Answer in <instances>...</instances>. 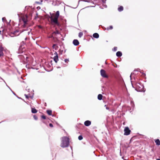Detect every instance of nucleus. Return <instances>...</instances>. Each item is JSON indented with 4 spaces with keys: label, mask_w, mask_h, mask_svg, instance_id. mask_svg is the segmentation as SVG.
<instances>
[{
    "label": "nucleus",
    "mask_w": 160,
    "mask_h": 160,
    "mask_svg": "<svg viewBox=\"0 0 160 160\" xmlns=\"http://www.w3.org/2000/svg\"><path fill=\"white\" fill-rule=\"evenodd\" d=\"M69 144V140L67 137H63L62 138V142L61 146L62 148L67 147Z\"/></svg>",
    "instance_id": "1"
},
{
    "label": "nucleus",
    "mask_w": 160,
    "mask_h": 160,
    "mask_svg": "<svg viewBox=\"0 0 160 160\" xmlns=\"http://www.w3.org/2000/svg\"><path fill=\"white\" fill-rule=\"evenodd\" d=\"M54 18H53L52 16L50 17L51 21L53 22L54 24L59 26V24L58 22V18L59 16V11H57L55 14H53Z\"/></svg>",
    "instance_id": "2"
},
{
    "label": "nucleus",
    "mask_w": 160,
    "mask_h": 160,
    "mask_svg": "<svg viewBox=\"0 0 160 160\" xmlns=\"http://www.w3.org/2000/svg\"><path fill=\"white\" fill-rule=\"evenodd\" d=\"M143 86L142 84L139 82H137L135 85V89L138 91H142L143 88Z\"/></svg>",
    "instance_id": "3"
},
{
    "label": "nucleus",
    "mask_w": 160,
    "mask_h": 160,
    "mask_svg": "<svg viewBox=\"0 0 160 160\" xmlns=\"http://www.w3.org/2000/svg\"><path fill=\"white\" fill-rule=\"evenodd\" d=\"M20 22H22L24 23V25L25 26L27 24V16H24L21 17L20 19Z\"/></svg>",
    "instance_id": "4"
},
{
    "label": "nucleus",
    "mask_w": 160,
    "mask_h": 160,
    "mask_svg": "<svg viewBox=\"0 0 160 160\" xmlns=\"http://www.w3.org/2000/svg\"><path fill=\"white\" fill-rule=\"evenodd\" d=\"M124 135H128L130 134L131 132V130L129 129L128 127H125L124 130Z\"/></svg>",
    "instance_id": "5"
},
{
    "label": "nucleus",
    "mask_w": 160,
    "mask_h": 160,
    "mask_svg": "<svg viewBox=\"0 0 160 160\" xmlns=\"http://www.w3.org/2000/svg\"><path fill=\"white\" fill-rule=\"evenodd\" d=\"M101 75L102 77L105 78H108V76L106 74V71L103 69H101L100 70Z\"/></svg>",
    "instance_id": "6"
},
{
    "label": "nucleus",
    "mask_w": 160,
    "mask_h": 160,
    "mask_svg": "<svg viewBox=\"0 0 160 160\" xmlns=\"http://www.w3.org/2000/svg\"><path fill=\"white\" fill-rule=\"evenodd\" d=\"M25 50V48L24 46L22 45L20 46L18 49V52L19 53H22Z\"/></svg>",
    "instance_id": "7"
},
{
    "label": "nucleus",
    "mask_w": 160,
    "mask_h": 160,
    "mask_svg": "<svg viewBox=\"0 0 160 160\" xmlns=\"http://www.w3.org/2000/svg\"><path fill=\"white\" fill-rule=\"evenodd\" d=\"M3 48L0 45V58H1L3 56Z\"/></svg>",
    "instance_id": "8"
},
{
    "label": "nucleus",
    "mask_w": 160,
    "mask_h": 160,
    "mask_svg": "<svg viewBox=\"0 0 160 160\" xmlns=\"http://www.w3.org/2000/svg\"><path fill=\"white\" fill-rule=\"evenodd\" d=\"M91 124L90 121H86L84 122V125L86 126H88Z\"/></svg>",
    "instance_id": "9"
},
{
    "label": "nucleus",
    "mask_w": 160,
    "mask_h": 160,
    "mask_svg": "<svg viewBox=\"0 0 160 160\" xmlns=\"http://www.w3.org/2000/svg\"><path fill=\"white\" fill-rule=\"evenodd\" d=\"M73 43L74 45L77 46L79 44L78 41L77 39H74L73 42Z\"/></svg>",
    "instance_id": "10"
},
{
    "label": "nucleus",
    "mask_w": 160,
    "mask_h": 160,
    "mask_svg": "<svg viewBox=\"0 0 160 160\" xmlns=\"http://www.w3.org/2000/svg\"><path fill=\"white\" fill-rule=\"evenodd\" d=\"M54 61L55 62L57 63L58 60V54L55 55L53 58Z\"/></svg>",
    "instance_id": "11"
},
{
    "label": "nucleus",
    "mask_w": 160,
    "mask_h": 160,
    "mask_svg": "<svg viewBox=\"0 0 160 160\" xmlns=\"http://www.w3.org/2000/svg\"><path fill=\"white\" fill-rule=\"evenodd\" d=\"M155 142L157 145L159 146L160 145V141L159 139L155 140Z\"/></svg>",
    "instance_id": "12"
},
{
    "label": "nucleus",
    "mask_w": 160,
    "mask_h": 160,
    "mask_svg": "<svg viewBox=\"0 0 160 160\" xmlns=\"http://www.w3.org/2000/svg\"><path fill=\"white\" fill-rule=\"evenodd\" d=\"M93 36L94 38H99V35L98 33H95L93 34Z\"/></svg>",
    "instance_id": "13"
},
{
    "label": "nucleus",
    "mask_w": 160,
    "mask_h": 160,
    "mask_svg": "<svg viewBox=\"0 0 160 160\" xmlns=\"http://www.w3.org/2000/svg\"><path fill=\"white\" fill-rule=\"evenodd\" d=\"M116 55L118 57H121L122 55V53L121 52L118 51L116 53Z\"/></svg>",
    "instance_id": "14"
},
{
    "label": "nucleus",
    "mask_w": 160,
    "mask_h": 160,
    "mask_svg": "<svg viewBox=\"0 0 160 160\" xmlns=\"http://www.w3.org/2000/svg\"><path fill=\"white\" fill-rule=\"evenodd\" d=\"M31 112L32 113H36L37 112V110L35 108H32L31 110Z\"/></svg>",
    "instance_id": "15"
},
{
    "label": "nucleus",
    "mask_w": 160,
    "mask_h": 160,
    "mask_svg": "<svg viewBox=\"0 0 160 160\" xmlns=\"http://www.w3.org/2000/svg\"><path fill=\"white\" fill-rule=\"evenodd\" d=\"M123 8L122 6H120V7L118 8V10L119 12H121L123 11Z\"/></svg>",
    "instance_id": "16"
},
{
    "label": "nucleus",
    "mask_w": 160,
    "mask_h": 160,
    "mask_svg": "<svg viewBox=\"0 0 160 160\" xmlns=\"http://www.w3.org/2000/svg\"><path fill=\"white\" fill-rule=\"evenodd\" d=\"M25 96L26 97V98L28 99L30 97V94L29 93H25Z\"/></svg>",
    "instance_id": "17"
},
{
    "label": "nucleus",
    "mask_w": 160,
    "mask_h": 160,
    "mask_svg": "<svg viewBox=\"0 0 160 160\" xmlns=\"http://www.w3.org/2000/svg\"><path fill=\"white\" fill-rule=\"evenodd\" d=\"M102 95L101 94H99L98 95V98L99 100H101L102 99Z\"/></svg>",
    "instance_id": "18"
},
{
    "label": "nucleus",
    "mask_w": 160,
    "mask_h": 160,
    "mask_svg": "<svg viewBox=\"0 0 160 160\" xmlns=\"http://www.w3.org/2000/svg\"><path fill=\"white\" fill-rule=\"evenodd\" d=\"M58 47L57 46L56 44H53L52 45V48L53 49H55L56 50H57Z\"/></svg>",
    "instance_id": "19"
},
{
    "label": "nucleus",
    "mask_w": 160,
    "mask_h": 160,
    "mask_svg": "<svg viewBox=\"0 0 160 160\" xmlns=\"http://www.w3.org/2000/svg\"><path fill=\"white\" fill-rule=\"evenodd\" d=\"M47 113L49 115H51L52 114V111L51 110H48L47 111Z\"/></svg>",
    "instance_id": "20"
},
{
    "label": "nucleus",
    "mask_w": 160,
    "mask_h": 160,
    "mask_svg": "<svg viewBox=\"0 0 160 160\" xmlns=\"http://www.w3.org/2000/svg\"><path fill=\"white\" fill-rule=\"evenodd\" d=\"M83 35V34L82 32H79L78 34V36L79 38H81L82 36Z\"/></svg>",
    "instance_id": "21"
},
{
    "label": "nucleus",
    "mask_w": 160,
    "mask_h": 160,
    "mask_svg": "<svg viewBox=\"0 0 160 160\" xmlns=\"http://www.w3.org/2000/svg\"><path fill=\"white\" fill-rule=\"evenodd\" d=\"M113 28V27L112 26H110L108 27L107 28V30H109L110 29H112Z\"/></svg>",
    "instance_id": "22"
},
{
    "label": "nucleus",
    "mask_w": 160,
    "mask_h": 160,
    "mask_svg": "<svg viewBox=\"0 0 160 160\" xmlns=\"http://www.w3.org/2000/svg\"><path fill=\"white\" fill-rule=\"evenodd\" d=\"M78 139L79 140H81L82 139L83 137L82 135H80L78 137Z\"/></svg>",
    "instance_id": "23"
},
{
    "label": "nucleus",
    "mask_w": 160,
    "mask_h": 160,
    "mask_svg": "<svg viewBox=\"0 0 160 160\" xmlns=\"http://www.w3.org/2000/svg\"><path fill=\"white\" fill-rule=\"evenodd\" d=\"M59 34V32L58 31H56L52 33L53 35L54 34Z\"/></svg>",
    "instance_id": "24"
},
{
    "label": "nucleus",
    "mask_w": 160,
    "mask_h": 160,
    "mask_svg": "<svg viewBox=\"0 0 160 160\" xmlns=\"http://www.w3.org/2000/svg\"><path fill=\"white\" fill-rule=\"evenodd\" d=\"M2 20L3 22H5L6 21V19L5 17H3L2 18Z\"/></svg>",
    "instance_id": "25"
},
{
    "label": "nucleus",
    "mask_w": 160,
    "mask_h": 160,
    "mask_svg": "<svg viewBox=\"0 0 160 160\" xmlns=\"http://www.w3.org/2000/svg\"><path fill=\"white\" fill-rule=\"evenodd\" d=\"M69 60L68 59H65L64 60V61L65 62L68 63L69 62Z\"/></svg>",
    "instance_id": "26"
},
{
    "label": "nucleus",
    "mask_w": 160,
    "mask_h": 160,
    "mask_svg": "<svg viewBox=\"0 0 160 160\" xmlns=\"http://www.w3.org/2000/svg\"><path fill=\"white\" fill-rule=\"evenodd\" d=\"M41 117H42V118L44 119H46V117L44 115L42 116Z\"/></svg>",
    "instance_id": "27"
},
{
    "label": "nucleus",
    "mask_w": 160,
    "mask_h": 160,
    "mask_svg": "<svg viewBox=\"0 0 160 160\" xmlns=\"http://www.w3.org/2000/svg\"><path fill=\"white\" fill-rule=\"evenodd\" d=\"M33 117L35 119L37 120L38 119V117L36 115H34Z\"/></svg>",
    "instance_id": "28"
},
{
    "label": "nucleus",
    "mask_w": 160,
    "mask_h": 160,
    "mask_svg": "<svg viewBox=\"0 0 160 160\" xmlns=\"http://www.w3.org/2000/svg\"><path fill=\"white\" fill-rule=\"evenodd\" d=\"M49 126L51 128L53 127V125L52 123H49Z\"/></svg>",
    "instance_id": "29"
},
{
    "label": "nucleus",
    "mask_w": 160,
    "mask_h": 160,
    "mask_svg": "<svg viewBox=\"0 0 160 160\" xmlns=\"http://www.w3.org/2000/svg\"><path fill=\"white\" fill-rule=\"evenodd\" d=\"M114 51H116L117 50V47H115L114 48Z\"/></svg>",
    "instance_id": "30"
},
{
    "label": "nucleus",
    "mask_w": 160,
    "mask_h": 160,
    "mask_svg": "<svg viewBox=\"0 0 160 160\" xmlns=\"http://www.w3.org/2000/svg\"><path fill=\"white\" fill-rule=\"evenodd\" d=\"M26 67L27 68H29V65H26Z\"/></svg>",
    "instance_id": "31"
},
{
    "label": "nucleus",
    "mask_w": 160,
    "mask_h": 160,
    "mask_svg": "<svg viewBox=\"0 0 160 160\" xmlns=\"http://www.w3.org/2000/svg\"><path fill=\"white\" fill-rule=\"evenodd\" d=\"M38 27L40 28H42V27L41 26L39 25V26H38Z\"/></svg>",
    "instance_id": "32"
},
{
    "label": "nucleus",
    "mask_w": 160,
    "mask_h": 160,
    "mask_svg": "<svg viewBox=\"0 0 160 160\" xmlns=\"http://www.w3.org/2000/svg\"><path fill=\"white\" fill-rule=\"evenodd\" d=\"M57 54H58L57 53V52H55V53H54V54L56 55H57Z\"/></svg>",
    "instance_id": "33"
},
{
    "label": "nucleus",
    "mask_w": 160,
    "mask_h": 160,
    "mask_svg": "<svg viewBox=\"0 0 160 160\" xmlns=\"http://www.w3.org/2000/svg\"><path fill=\"white\" fill-rule=\"evenodd\" d=\"M156 160H160V159H158Z\"/></svg>",
    "instance_id": "34"
},
{
    "label": "nucleus",
    "mask_w": 160,
    "mask_h": 160,
    "mask_svg": "<svg viewBox=\"0 0 160 160\" xmlns=\"http://www.w3.org/2000/svg\"><path fill=\"white\" fill-rule=\"evenodd\" d=\"M3 121H2V122H0V123H2Z\"/></svg>",
    "instance_id": "35"
}]
</instances>
